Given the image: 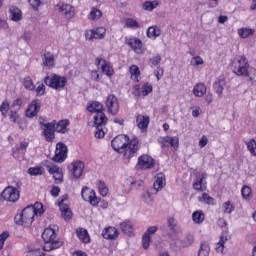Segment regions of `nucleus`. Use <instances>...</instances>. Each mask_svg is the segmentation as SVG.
I'll return each mask as SVG.
<instances>
[{
  "label": "nucleus",
  "instance_id": "obj_6",
  "mask_svg": "<svg viewBox=\"0 0 256 256\" xmlns=\"http://www.w3.org/2000/svg\"><path fill=\"white\" fill-rule=\"evenodd\" d=\"M42 135L48 143H53L55 139V123L54 122H40Z\"/></svg>",
  "mask_w": 256,
  "mask_h": 256
},
{
  "label": "nucleus",
  "instance_id": "obj_16",
  "mask_svg": "<svg viewBox=\"0 0 256 256\" xmlns=\"http://www.w3.org/2000/svg\"><path fill=\"white\" fill-rule=\"evenodd\" d=\"M59 12L63 13L66 19H73L75 17V8L69 4H58L57 5Z\"/></svg>",
  "mask_w": 256,
  "mask_h": 256
},
{
  "label": "nucleus",
  "instance_id": "obj_50",
  "mask_svg": "<svg viewBox=\"0 0 256 256\" xmlns=\"http://www.w3.org/2000/svg\"><path fill=\"white\" fill-rule=\"evenodd\" d=\"M126 27H128L129 29H139V22H137V20H134L133 18H127Z\"/></svg>",
  "mask_w": 256,
  "mask_h": 256
},
{
  "label": "nucleus",
  "instance_id": "obj_21",
  "mask_svg": "<svg viewBox=\"0 0 256 256\" xmlns=\"http://www.w3.org/2000/svg\"><path fill=\"white\" fill-rule=\"evenodd\" d=\"M87 111H89V113H96L97 115L98 113H103L105 109L103 108V104L100 102L90 101L87 104Z\"/></svg>",
  "mask_w": 256,
  "mask_h": 256
},
{
  "label": "nucleus",
  "instance_id": "obj_23",
  "mask_svg": "<svg viewBox=\"0 0 256 256\" xmlns=\"http://www.w3.org/2000/svg\"><path fill=\"white\" fill-rule=\"evenodd\" d=\"M225 85H227L225 76H219L217 81L214 83L215 93H217V95H223V89H225Z\"/></svg>",
  "mask_w": 256,
  "mask_h": 256
},
{
  "label": "nucleus",
  "instance_id": "obj_37",
  "mask_svg": "<svg viewBox=\"0 0 256 256\" xmlns=\"http://www.w3.org/2000/svg\"><path fill=\"white\" fill-rule=\"evenodd\" d=\"M192 219L194 223H203V221H205V214L203 213V211H195L192 214Z\"/></svg>",
  "mask_w": 256,
  "mask_h": 256
},
{
  "label": "nucleus",
  "instance_id": "obj_13",
  "mask_svg": "<svg viewBox=\"0 0 256 256\" xmlns=\"http://www.w3.org/2000/svg\"><path fill=\"white\" fill-rule=\"evenodd\" d=\"M138 166L140 169H153L155 160L151 156L144 154L138 158Z\"/></svg>",
  "mask_w": 256,
  "mask_h": 256
},
{
  "label": "nucleus",
  "instance_id": "obj_34",
  "mask_svg": "<svg viewBox=\"0 0 256 256\" xmlns=\"http://www.w3.org/2000/svg\"><path fill=\"white\" fill-rule=\"evenodd\" d=\"M43 64L45 67H53L55 65V58L51 52H47L44 54Z\"/></svg>",
  "mask_w": 256,
  "mask_h": 256
},
{
  "label": "nucleus",
  "instance_id": "obj_28",
  "mask_svg": "<svg viewBox=\"0 0 256 256\" xmlns=\"http://www.w3.org/2000/svg\"><path fill=\"white\" fill-rule=\"evenodd\" d=\"M149 121V116L138 115L136 117L138 129H147L149 127Z\"/></svg>",
  "mask_w": 256,
  "mask_h": 256
},
{
  "label": "nucleus",
  "instance_id": "obj_59",
  "mask_svg": "<svg viewBox=\"0 0 256 256\" xmlns=\"http://www.w3.org/2000/svg\"><path fill=\"white\" fill-rule=\"evenodd\" d=\"M53 178L55 183H63V171L60 170L59 172H56V174L53 175Z\"/></svg>",
  "mask_w": 256,
  "mask_h": 256
},
{
  "label": "nucleus",
  "instance_id": "obj_38",
  "mask_svg": "<svg viewBox=\"0 0 256 256\" xmlns=\"http://www.w3.org/2000/svg\"><path fill=\"white\" fill-rule=\"evenodd\" d=\"M101 70L105 75H107V77H113V67H111L107 61H103L101 64Z\"/></svg>",
  "mask_w": 256,
  "mask_h": 256
},
{
  "label": "nucleus",
  "instance_id": "obj_35",
  "mask_svg": "<svg viewBox=\"0 0 256 256\" xmlns=\"http://www.w3.org/2000/svg\"><path fill=\"white\" fill-rule=\"evenodd\" d=\"M28 207H32L34 217L35 215H43V213H45L41 202H36L34 205H28Z\"/></svg>",
  "mask_w": 256,
  "mask_h": 256
},
{
  "label": "nucleus",
  "instance_id": "obj_10",
  "mask_svg": "<svg viewBox=\"0 0 256 256\" xmlns=\"http://www.w3.org/2000/svg\"><path fill=\"white\" fill-rule=\"evenodd\" d=\"M1 197L5 201L15 203V201H19V190H17L13 186H8L2 192Z\"/></svg>",
  "mask_w": 256,
  "mask_h": 256
},
{
  "label": "nucleus",
  "instance_id": "obj_44",
  "mask_svg": "<svg viewBox=\"0 0 256 256\" xmlns=\"http://www.w3.org/2000/svg\"><path fill=\"white\" fill-rule=\"evenodd\" d=\"M0 113L5 118L7 117V113H9V100H5L0 105Z\"/></svg>",
  "mask_w": 256,
  "mask_h": 256
},
{
  "label": "nucleus",
  "instance_id": "obj_7",
  "mask_svg": "<svg viewBox=\"0 0 256 256\" xmlns=\"http://www.w3.org/2000/svg\"><path fill=\"white\" fill-rule=\"evenodd\" d=\"M67 145L63 142H59L56 144V150L55 155L52 158V161L55 163H63L65 159H67V153H68Z\"/></svg>",
  "mask_w": 256,
  "mask_h": 256
},
{
  "label": "nucleus",
  "instance_id": "obj_31",
  "mask_svg": "<svg viewBox=\"0 0 256 256\" xmlns=\"http://www.w3.org/2000/svg\"><path fill=\"white\" fill-rule=\"evenodd\" d=\"M161 36V29L157 26H150L147 30V37L149 39H157V37Z\"/></svg>",
  "mask_w": 256,
  "mask_h": 256
},
{
  "label": "nucleus",
  "instance_id": "obj_19",
  "mask_svg": "<svg viewBox=\"0 0 256 256\" xmlns=\"http://www.w3.org/2000/svg\"><path fill=\"white\" fill-rule=\"evenodd\" d=\"M102 237L114 241V239L119 237V232L117 231V228L110 226L102 231Z\"/></svg>",
  "mask_w": 256,
  "mask_h": 256
},
{
  "label": "nucleus",
  "instance_id": "obj_43",
  "mask_svg": "<svg viewBox=\"0 0 256 256\" xmlns=\"http://www.w3.org/2000/svg\"><path fill=\"white\" fill-rule=\"evenodd\" d=\"M28 173L32 176L43 175L45 169H43V167H31L28 169Z\"/></svg>",
  "mask_w": 256,
  "mask_h": 256
},
{
  "label": "nucleus",
  "instance_id": "obj_42",
  "mask_svg": "<svg viewBox=\"0 0 256 256\" xmlns=\"http://www.w3.org/2000/svg\"><path fill=\"white\" fill-rule=\"evenodd\" d=\"M247 149L253 155L256 157V141L255 139H250L248 142H246Z\"/></svg>",
  "mask_w": 256,
  "mask_h": 256
},
{
  "label": "nucleus",
  "instance_id": "obj_1",
  "mask_svg": "<svg viewBox=\"0 0 256 256\" xmlns=\"http://www.w3.org/2000/svg\"><path fill=\"white\" fill-rule=\"evenodd\" d=\"M57 226L48 227L42 233V239L44 241L43 249L44 251H53L54 249H59V247H63V241L57 238L56 234Z\"/></svg>",
  "mask_w": 256,
  "mask_h": 256
},
{
  "label": "nucleus",
  "instance_id": "obj_26",
  "mask_svg": "<svg viewBox=\"0 0 256 256\" xmlns=\"http://www.w3.org/2000/svg\"><path fill=\"white\" fill-rule=\"evenodd\" d=\"M206 178H207V174L205 173L198 175L193 184V189H195V191H205V186H203V181H205Z\"/></svg>",
  "mask_w": 256,
  "mask_h": 256
},
{
  "label": "nucleus",
  "instance_id": "obj_33",
  "mask_svg": "<svg viewBox=\"0 0 256 256\" xmlns=\"http://www.w3.org/2000/svg\"><path fill=\"white\" fill-rule=\"evenodd\" d=\"M225 243H227V234L222 233L220 236V240L216 245L217 253H223V251L225 249Z\"/></svg>",
  "mask_w": 256,
  "mask_h": 256
},
{
  "label": "nucleus",
  "instance_id": "obj_12",
  "mask_svg": "<svg viewBox=\"0 0 256 256\" xmlns=\"http://www.w3.org/2000/svg\"><path fill=\"white\" fill-rule=\"evenodd\" d=\"M40 111H41V100L35 99L28 106L26 110V117H28L29 119H33V117H37Z\"/></svg>",
  "mask_w": 256,
  "mask_h": 256
},
{
  "label": "nucleus",
  "instance_id": "obj_29",
  "mask_svg": "<svg viewBox=\"0 0 256 256\" xmlns=\"http://www.w3.org/2000/svg\"><path fill=\"white\" fill-rule=\"evenodd\" d=\"M167 227L172 233H179V231H181L179 224H177V220L172 216L167 218Z\"/></svg>",
  "mask_w": 256,
  "mask_h": 256
},
{
  "label": "nucleus",
  "instance_id": "obj_46",
  "mask_svg": "<svg viewBox=\"0 0 256 256\" xmlns=\"http://www.w3.org/2000/svg\"><path fill=\"white\" fill-rule=\"evenodd\" d=\"M99 193L102 195V197H107V194L109 193V188H107V185H105V182L99 181L98 185Z\"/></svg>",
  "mask_w": 256,
  "mask_h": 256
},
{
  "label": "nucleus",
  "instance_id": "obj_40",
  "mask_svg": "<svg viewBox=\"0 0 256 256\" xmlns=\"http://www.w3.org/2000/svg\"><path fill=\"white\" fill-rule=\"evenodd\" d=\"M23 87H25L28 91H35V84H33V79L27 76L23 80Z\"/></svg>",
  "mask_w": 256,
  "mask_h": 256
},
{
  "label": "nucleus",
  "instance_id": "obj_56",
  "mask_svg": "<svg viewBox=\"0 0 256 256\" xmlns=\"http://www.w3.org/2000/svg\"><path fill=\"white\" fill-rule=\"evenodd\" d=\"M34 91H36L37 97H43V95H45V85L39 84Z\"/></svg>",
  "mask_w": 256,
  "mask_h": 256
},
{
  "label": "nucleus",
  "instance_id": "obj_27",
  "mask_svg": "<svg viewBox=\"0 0 256 256\" xmlns=\"http://www.w3.org/2000/svg\"><path fill=\"white\" fill-rule=\"evenodd\" d=\"M76 234L82 243H91V237L89 236V232H87V229L79 228L76 231Z\"/></svg>",
  "mask_w": 256,
  "mask_h": 256
},
{
  "label": "nucleus",
  "instance_id": "obj_5",
  "mask_svg": "<svg viewBox=\"0 0 256 256\" xmlns=\"http://www.w3.org/2000/svg\"><path fill=\"white\" fill-rule=\"evenodd\" d=\"M137 151H139V139L133 138L129 140L120 153H123L124 159H132V157L137 155Z\"/></svg>",
  "mask_w": 256,
  "mask_h": 256
},
{
  "label": "nucleus",
  "instance_id": "obj_62",
  "mask_svg": "<svg viewBox=\"0 0 256 256\" xmlns=\"http://www.w3.org/2000/svg\"><path fill=\"white\" fill-rule=\"evenodd\" d=\"M26 256H45V253L41 252L40 249L30 250Z\"/></svg>",
  "mask_w": 256,
  "mask_h": 256
},
{
  "label": "nucleus",
  "instance_id": "obj_36",
  "mask_svg": "<svg viewBox=\"0 0 256 256\" xmlns=\"http://www.w3.org/2000/svg\"><path fill=\"white\" fill-rule=\"evenodd\" d=\"M210 251H211V248L209 247V243L204 241L200 245L198 256H209Z\"/></svg>",
  "mask_w": 256,
  "mask_h": 256
},
{
  "label": "nucleus",
  "instance_id": "obj_55",
  "mask_svg": "<svg viewBox=\"0 0 256 256\" xmlns=\"http://www.w3.org/2000/svg\"><path fill=\"white\" fill-rule=\"evenodd\" d=\"M9 119L12 123H19V113H17V110L10 111Z\"/></svg>",
  "mask_w": 256,
  "mask_h": 256
},
{
  "label": "nucleus",
  "instance_id": "obj_25",
  "mask_svg": "<svg viewBox=\"0 0 256 256\" xmlns=\"http://www.w3.org/2000/svg\"><path fill=\"white\" fill-rule=\"evenodd\" d=\"M127 45L131 46V48L136 52V53H141V48L143 47V43L139 38H129L126 39Z\"/></svg>",
  "mask_w": 256,
  "mask_h": 256
},
{
  "label": "nucleus",
  "instance_id": "obj_41",
  "mask_svg": "<svg viewBox=\"0 0 256 256\" xmlns=\"http://www.w3.org/2000/svg\"><path fill=\"white\" fill-rule=\"evenodd\" d=\"M195 243V237L191 234H188L184 239L182 240L181 244L182 247H191V244Z\"/></svg>",
  "mask_w": 256,
  "mask_h": 256
},
{
  "label": "nucleus",
  "instance_id": "obj_4",
  "mask_svg": "<svg viewBox=\"0 0 256 256\" xmlns=\"http://www.w3.org/2000/svg\"><path fill=\"white\" fill-rule=\"evenodd\" d=\"M44 83L47 87L51 89H55L56 91H61L67 85V77L60 76L57 74H51L50 76H46L44 78Z\"/></svg>",
  "mask_w": 256,
  "mask_h": 256
},
{
  "label": "nucleus",
  "instance_id": "obj_63",
  "mask_svg": "<svg viewBox=\"0 0 256 256\" xmlns=\"http://www.w3.org/2000/svg\"><path fill=\"white\" fill-rule=\"evenodd\" d=\"M29 147V142L23 141L20 143V146L16 147V151H27V148Z\"/></svg>",
  "mask_w": 256,
  "mask_h": 256
},
{
  "label": "nucleus",
  "instance_id": "obj_2",
  "mask_svg": "<svg viewBox=\"0 0 256 256\" xmlns=\"http://www.w3.org/2000/svg\"><path fill=\"white\" fill-rule=\"evenodd\" d=\"M233 73L238 75L239 77L245 75V77H249L250 81H256V70L255 68H251L249 72V62L244 57H241L237 61L232 63Z\"/></svg>",
  "mask_w": 256,
  "mask_h": 256
},
{
  "label": "nucleus",
  "instance_id": "obj_11",
  "mask_svg": "<svg viewBox=\"0 0 256 256\" xmlns=\"http://www.w3.org/2000/svg\"><path fill=\"white\" fill-rule=\"evenodd\" d=\"M106 107L108 109V113L111 115H117L119 113V100L117 96L110 94L106 99Z\"/></svg>",
  "mask_w": 256,
  "mask_h": 256
},
{
  "label": "nucleus",
  "instance_id": "obj_14",
  "mask_svg": "<svg viewBox=\"0 0 256 256\" xmlns=\"http://www.w3.org/2000/svg\"><path fill=\"white\" fill-rule=\"evenodd\" d=\"M69 171H72L74 179H79L83 175L85 164L81 161H76L68 166Z\"/></svg>",
  "mask_w": 256,
  "mask_h": 256
},
{
  "label": "nucleus",
  "instance_id": "obj_18",
  "mask_svg": "<svg viewBox=\"0 0 256 256\" xmlns=\"http://www.w3.org/2000/svg\"><path fill=\"white\" fill-rule=\"evenodd\" d=\"M167 183V180L165 179V174L164 173H158L156 175V180L153 184V188L155 189L156 193H159L165 187Z\"/></svg>",
  "mask_w": 256,
  "mask_h": 256
},
{
  "label": "nucleus",
  "instance_id": "obj_39",
  "mask_svg": "<svg viewBox=\"0 0 256 256\" xmlns=\"http://www.w3.org/2000/svg\"><path fill=\"white\" fill-rule=\"evenodd\" d=\"M159 7V2L157 0L147 1L143 4V9L145 11H153V9H157Z\"/></svg>",
  "mask_w": 256,
  "mask_h": 256
},
{
  "label": "nucleus",
  "instance_id": "obj_24",
  "mask_svg": "<svg viewBox=\"0 0 256 256\" xmlns=\"http://www.w3.org/2000/svg\"><path fill=\"white\" fill-rule=\"evenodd\" d=\"M9 12H10V19L12 21H15L16 23L21 21V19H23V12H21V9H19L16 6H11L9 8Z\"/></svg>",
  "mask_w": 256,
  "mask_h": 256
},
{
  "label": "nucleus",
  "instance_id": "obj_58",
  "mask_svg": "<svg viewBox=\"0 0 256 256\" xmlns=\"http://www.w3.org/2000/svg\"><path fill=\"white\" fill-rule=\"evenodd\" d=\"M95 137L96 139H103V137H105V131H103V126L96 127Z\"/></svg>",
  "mask_w": 256,
  "mask_h": 256
},
{
  "label": "nucleus",
  "instance_id": "obj_52",
  "mask_svg": "<svg viewBox=\"0 0 256 256\" xmlns=\"http://www.w3.org/2000/svg\"><path fill=\"white\" fill-rule=\"evenodd\" d=\"M251 192V187L247 185L243 186L241 190L243 199H249V197H251Z\"/></svg>",
  "mask_w": 256,
  "mask_h": 256
},
{
  "label": "nucleus",
  "instance_id": "obj_54",
  "mask_svg": "<svg viewBox=\"0 0 256 256\" xmlns=\"http://www.w3.org/2000/svg\"><path fill=\"white\" fill-rule=\"evenodd\" d=\"M142 199L144 203H147V205H151V203H153V198L151 197V193L149 191L143 192Z\"/></svg>",
  "mask_w": 256,
  "mask_h": 256
},
{
  "label": "nucleus",
  "instance_id": "obj_60",
  "mask_svg": "<svg viewBox=\"0 0 256 256\" xmlns=\"http://www.w3.org/2000/svg\"><path fill=\"white\" fill-rule=\"evenodd\" d=\"M161 59H162L161 55L157 54L156 56L150 58V63L154 67H157V65H159V63H161Z\"/></svg>",
  "mask_w": 256,
  "mask_h": 256
},
{
  "label": "nucleus",
  "instance_id": "obj_47",
  "mask_svg": "<svg viewBox=\"0 0 256 256\" xmlns=\"http://www.w3.org/2000/svg\"><path fill=\"white\" fill-rule=\"evenodd\" d=\"M150 245H151V236H149V233H144L142 236L143 249H149Z\"/></svg>",
  "mask_w": 256,
  "mask_h": 256
},
{
  "label": "nucleus",
  "instance_id": "obj_57",
  "mask_svg": "<svg viewBox=\"0 0 256 256\" xmlns=\"http://www.w3.org/2000/svg\"><path fill=\"white\" fill-rule=\"evenodd\" d=\"M9 238V232H3L0 234V251L3 249V246L5 245V241Z\"/></svg>",
  "mask_w": 256,
  "mask_h": 256
},
{
  "label": "nucleus",
  "instance_id": "obj_51",
  "mask_svg": "<svg viewBox=\"0 0 256 256\" xmlns=\"http://www.w3.org/2000/svg\"><path fill=\"white\" fill-rule=\"evenodd\" d=\"M130 74L132 79H139V75H141V71L139 70V67H137L136 65H132L130 67Z\"/></svg>",
  "mask_w": 256,
  "mask_h": 256
},
{
  "label": "nucleus",
  "instance_id": "obj_20",
  "mask_svg": "<svg viewBox=\"0 0 256 256\" xmlns=\"http://www.w3.org/2000/svg\"><path fill=\"white\" fill-rule=\"evenodd\" d=\"M120 229L122 233H125V235H128L129 237H133V235H135V228H133V223L129 220L123 221L120 224Z\"/></svg>",
  "mask_w": 256,
  "mask_h": 256
},
{
  "label": "nucleus",
  "instance_id": "obj_15",
  "mask_svg": "<svg viewBox=\"0 0 256 256\" xmlns=\"http://www.w3.org/2000/svg\"><path fill=\"white\" fill-rule=\"evenodd\" d=\"M88 41H93V39H103L105 37V28L100 27L96 30H90L85 34Z\"/></svg>",
  "mask_w": 256,
  "mask_h": 256
},
{
  "label": "nucleus",
  "instance_id": "obj_17",
  "mask_svg": "<svg viewBox=\"0 0 256 256\" xmlns=\"http://www.w3.org/2000/svg\"><path fill=\"white\" fill-rule=\"evenodd\" d=\"M52 123H54V131L56 133L65 134L69 131V129H67V127H69V120H60L59 122L53 120Z\"/></svg>",
  "mask_w": 256,
  "mask_h": 256
},
{
  "label": "nucleus",
  "instance_id": "obj_9",
  "mask_svg": "<svg viewBox=\"0 0 256 256\" xmlns=\"http://www.w3.org/2000/svg\"><path fill=\"white\" fill-rule=\"evenodd\" d=\"M67 199H69V195L64 194L60 198V201L58 203L59 209L61 211L62 219H64L65 221H69V219H71V217H73V212H71V209H69V205L67 203H65V201H67Z\"/></svg>",
  "mask_w": 256,
  "mask_h": 256
},
{
  "label": "nucleus",
  "instance_id": "obj_45",
  "mask_svg": "<svg viewBox=\"0 0 256 256\" xmlns=\"http://www.w3.org/2000/svg\"><path fill=\"white\" fill-rule=\"evenodd\" d=\"M101 15H103V12H101V10L97 8H92L89 15V19H91L92 21H95V19H101Z\"/></svg>",
  "mask_w": 256,
  "mask_h": 256
},
{
  "label": "nucleus",
  "instance_id": "obj_8",
  "mask_svg": "<svg viewBox=\"0 0 256 256\" xmlns=\"http://www.w3.org/2000/svg\"><path fill=\"white\" fill-rule=\"evenodd\" d=\"M129 141L130 139L127 135L120 134L112 140L111 145L116 153H121Z\"/></svg>",
  "mask_w": 256,
  "mask_h": 256
},
{
  "label": "nucleus",
  "instance_id": "obj_49",
  "mask_svg": "<svg viewBox=\"0 0 256 256\" xmlns=\"http://www.w3.org/2000/svg\"><path fill=\"white\" fill-rule=\"evenodd\" d=\"M238 33L242 39H247L250 35H253V30L249 28H242L238 30Z\"/></svg>",
  "mask_w": 256,
  "mask_h": 256
},
{
  "label": "nucleus",
  "instance_id": "obj_53",
  "mask_svg": "<svg viewBox=\"0 0 256 256\" xmlns=\"http://www.w3.org/2000/svg\"><path fill=\"white\" fill-rule=\"evenodd\" d=\"M22 105H23V99L22 98H17L12 103V109L14 111H19V109H21Z\"/></svg>",
  "mask_w": 256,
  "mask_h": 256
},
{
  "label": "nucleus",
  "instance_id": "obj_30",
  "mask_svg": "<svg viewBox=\"0 0 256 256\" xmlns=\"http://www.w3.org/2000/svg\"><path fill=\"white\" fill-rule=\"evenodd\" d=\"M195 97H203L207 93V87L203 83L196 84L193 88Z\"/></svg>",
  "mask_w": 256,
  "mask_h": 256
},
{
  "label": "nucleus",
  "instance_id": "obj_3",
  "mask_svg": "<svg viewBox=\"0 0 256 256\" xmlns=\"http://www.w3.org/2000/svg\"><path fill=\"white\" fill-rule=\"evenodd\" d=\"M35 215L33 214V207H25L20 214H16L14 221L16 225H22L24 227H30L33 223Z\"/></svg>",
  "mask_w": 256,
  "mask_h": 256
},
{
  "label": "nucleus",
  "instance_id": "obj_61",
  "mask_svg": "<svg viewBox=\"0 0 256 256\" xmlns=\"http://www.w3.org/2000/svg\"><path fill=\"white\" fill-rule=\"evenodd\" d=\"M48 172L50 173V175H55L56 173H58L61 168H59V166L54 165V166H46Z\"/></svg>",
  "mask_w": 256,
  "mask_h": 256
},
{
  "label": "nucleus",
  "instance_id": "obj_64",
  "mask_svg": "<svg viewBox=\"0 0 256 256\" xmlns=\"http://www.w3.org/2000/svg\"><path fill=\"white\" fill-rule=\"evenodd\" d=\"M191 65H196L197 67H199V65H203V58L200 56H195L191 61Z\"/></svg>",
  "mask_w": 256,
  "mask_h": 256
},
{
  "label": "nucleus",
  "instance_id": "obj_22",
  "mask_svg": "<svg viewBox=\"0 0 256 256\" xmlns=\"http://www.w3.org/2000/svg\"><path fill=\"white\" fill-rule=\"evenodd\" d=\"M107 116H105V112H98L94 116V127H105L107 125Z\"/></svg>",
  "mask_w": 256,
  "mask_h": 256
},
{
  "label": "nucleus",
  "instance_id": "obj_48",
  "mask_svg": "<svg viewBox=\"0 0 256 256\" xmlns=\"http://www.w3.org/2000/svg\"><path fill=\"white\" fill-rule=\"evenodd\" d=\"M224 213L227 215H231L232 211H235V205L231 203V201H227L223 204Z\"/></svg>",
  "mask_w": 256,
  "mask_h": 256
},
{
  "label": "nucleus",
  "instance_id": "obj_32",
  "mask_svg": "<svg viewBox=\"0 0 256 256\" xmlns=\"http://www.w3.org/2000/svg\"><path fill=\"white\" fill-rule=\"evenodd\" d=\"M81 197L84 201H89L92 197H95V190H91L89 187L84 186L81 191Z\"/></svg>",
  "mask_w": 256,
  "mask_h": 256
}]
</instances>
